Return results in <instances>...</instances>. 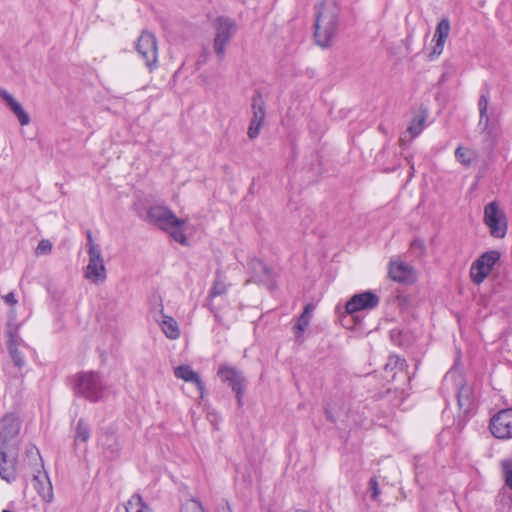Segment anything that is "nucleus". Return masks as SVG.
Listing matches in <instances>:
<instances>
[{"label":"nucleus","mask_w":512,"mask_h":512,"mask_svg":"<svg viewBox=\"0 0 512 512\" xmlns=\"http://www.w3.org/2000/svg\"><path fill=\"white\" fill-rule=\"evenodd\" d=\"M483 221L493 238H505L508 231V219L497 201H492L485 206Z\"/></svg>","instance_id":"nucleus-4"},{"label":"nucleus","mask_w":512,"mask_h":512,"mask_svg":"<svg viewBox=\"0 0 512 512\" xmlns=\"http://www.w3.org/2000/svg\"><path fill=\"white\" fill-rule=\"evenodd\" d=\"M147 219L159 229L167 232L176 242L187 245L183 226L186 220L178 218L169 208L155 205L148 209Z\"/></svg>","instance_id":"nucleus-2"},{"label":"nucleus","mask_w":512,"mask_h":512,"mask_svg":"<svg viewBox=\"0 0 512 512\" xmlns=\"http://www.w3.org/2000/svg\"><path fill=\"white\" fill-rule=\"evenodd\" d=\"M215 36L213 48L220 61L225 57L226 46L237 31V25L234 20L228 17H218L214 24Z\"/></svg>","instance_id":"nucleus-5"},{"label":"nucleus","mask_w":512,"mask_h":512,"mask_svg":"<svg viewBox=\"0 0 512 512\" xmlns=\"http://www.w3.org/2000/svg\"><path fill=\"white\" fill-rule=\"evenodd\" d=\"M104 385L101 376L96 372H83L77 375L75 379V392L92 402H97L102 398Z\"/></svg>","instance_id":"nucleus-3"},{"label":"nucleus","mask_w":512,"mask_h":512,"mask_svg":"<svg viewBox=\"0 0 512 512\" xmlns=\"http://www.w3.org/2000/svg\"><path fill=\"white\" fill-rule=\"evenodd\" d=\"M26 454L29 458H33L35 460H39L40 462H42L40 452L35 446L27 448Z\"/></svg>","instance_id":"nucleus-37"},{"label":"nucleus","mask_w":512,"mask_h":512,"mask_svg":"<svg viewBox=\"0 0 512 512\" xmlns=\"http://www.w3.org/2000/svg\"><path fill=\"white\" fill-rule=\"evenodd\" d=\"M325 414H326V418L329 421L335 422V418H334L333 414L328 409H326Z\"/></svg>","instance_id":"nucleus-43"},{"label":"nucleus","mask_w":512,"mask_h":512,"mask_svg":"<svg viewBox=\"0 0 512 512\" xmlns=\"http://www.w3.org/2000/svg\"><path fill=\"white\" fill-rule=\"evenodd\" d=\"M227 283L225 277L220 273H216L214 284L211 288L210 295L212 297L224 294L227 291Z\"/></svg>","instance_id":"nucleus-28"},{"label":"nucleus","mask_w":512,"mask_h":512,"mask_svg":"<svg viewBox=\"0 0 512 512\" xmlns=\"http://www.w3.org/2000/svg\"><path fill=\"white\" fill-rule=\"evenodd\" d=\"M505 484L512 490V458L504 459L501 462Z\"/></svg>","instance_id":"nucleus-32"},{"label":"nucleus","mask_w":512,"mask_h":512,"mask_svg":"<svg viewBox=\"0 0 512 512\" xmlns=\"http://www.w3.org/2000/svg\"><path fill=\"white\" fill-rule=\"evenodd\" d=\"M18 446L0 447V476L11 483L17 476Z\"/></svg>","instance_id":"nucleus-7"},{"label":"nucleus","mask_w":512,"mask_h":512,"mask_svg":"<svg viewBox=\"0 0 512 512\" xmlns=\"http://www.w3.org/2000/svg\"><path fill=\"white\" fill-rule=\"evenodd\" d=\"M0 96L9 106L14 115L18 118L22 126H26L30 123L29 115L25 112L21 104L15 100L10 93H8L6 90H0Z\"/></svg>","instance_id":"nucleus-20"},{"label":"nucleus","mask_w":512,"mask_h":512,"mask_svg":"<svg viewBox=\"0 0 512 512\" xmlns=\"http://www.w3.org/2000/svg\"><path fill=\"white\" fill-rule=\"evenodd\" d=\"M87 240H88V243H87V246H88V251L87 252H88V254L91 253L92 248L100 249V247L94 243L92 235H91L90 232L87 233Z\"/></svg>","instance_id":"nucleus-40"},{"label":"nucleus","mask_w":512,"mask_h":512,"mask_svg":"<svg viewBox=\"0 0 512 512\" xmlns=\"http://www.w3.org/2000/svg\"><path fill=\"white\" fill-rule=\"evenodd\" d=\"M138 54L145 61V65L152 70L157 64V42L155 36L150 32H143L138 38L136 45Z\"/></svg>","instance_id":"nucleus-10"},{"label":"nucleus","mask_w":512,"mask_h":512,"mask_svg":"<svg viewBox=\"0 0 512 512\" xmlns=\"http://www.w3.org/2000/svg\"><path fill=\"white\" fill-rule=\"evenodd\" d=\"M174 375L176 378L181 379L185 382L194 384L200 393V397H203L204 383L201 380L199 374L195 372L189 365H180L174 368Z\"/></svg>","instance_id":"nucleus-17"},{"label":"nucleus","mask_w":512,"mask_h":512,"mask_svg":"<svg viewBox=\"0 0 512 512\" xmlns=\"http://www.w3.org/2000/svg\"><path fill=\"white\" fill-rule=\"evenodd\" d=\"M21 423L14 413H7L0 419V447L18 446Z\"/></svg>","instance_id":"nucleus-8"},{"label":"nucleus","mask_w":512,"mask_h":512,"mask_svg":"<svg viewBox=\"0 0 512 512\" xmlns=\"http://www.w3.org/2000/svg\"><path fill=\"white\" fill-rule=\"evenodd\" d=\"M425 121V116H417L412 120L411 124L408 127V132L412 138L418 136L422 132Z\"/></svg>","instance_id":"nucleus-30"},{"label":"nucleus","mask_w":512,"mask_h":512,"mask_svg":"<svg viewBox=\"0 0 512 512\" xmlns=\"http://www.w3.org/2000/svg\"><path fill=\"white\" fill-rule=\"evenodd\" d=\"M161 319H158L163 333L169 339L175 340L180 336V329L176 320L166 314H164L163 307L160 309Z\"/></svg>","instance_id":"nucleus-21"},{"label":"nucleus","mask_w":512,"mask_h":512,"mask_svg":"<svg viewBox=\"0 0 512 512\" xmlns=\"http://www.w3.org/2000/svg\"><path fill=\"white\" fill-rule=\"evenodd\" d=\"M450 31V22L447 18L442 19L435 30L434 38L438 41L446 42Z\"/></svg>","instance_id":"nucleus-29"},{"label":"nucleus","mask_w":512,"mask_h":512,"mask_svg":"<svg viewBox=\"0 0 512 512\" xmlns=\"http://www.w3.org/2000/svg\"><path fill=\"white\" fill-rule=\"evenodd\" d=\"M339 11L335 0H324L317 7L314 37L319 46L330 45L338 26Z\"/></svg>","instance_id":"nucleus-1"},{"label":"nucleus","mask_w":512,"mask_h":512,"mask_svg":"<svg viewBox=\"0 0 512 512\" xmlns=\"http://www.w3.org/2000/svg\"><path fill=\"white\" fill-rule=\"evenodd\" d=\"M406 366H407V364L404 359L400 358L397 355H391V356H389L388 361L385 365V370L386 371H401V372H403L404 369L406 368ZM396 373L397 372H394V374L392 375V378L395 377Z\"/></svg>","instance_id":"nucleus-27"},{"label":"nucleus","mask_w":512,"mask_h":512,"mask_svg":"<svg viewBox=\"0 0 512 512\" xmlns=\"http://www.w3.org/2000/svg\"><path fill=\"white\" fill-rule=\"evenodd\" d=\"M89 438L90 429L88 425L83 420H79L76 428L75 441L86 442Z\"/></svg>","instance_id":"nucleus-31"},{"label":"nucleus","mask_w":512,"mask_h":512,"mask_svg":"<svg viewBox=\"0 0 512 512\" xmlns=\"http://www.w3.org/2000/svg\"><path fill=\"white\" fill-rule=\"evenodd\" d=\"M249 269L253 274V281L268 284L272 279L271 269L260 259H252Z\"/></svg>","instance_id":"nucleus-18"},{"label":"nucleus","mask_w":512,"mask_h":512,"mask_svg":"<svg viewBox=\"0 0 512 512\" xmlns=\"http://www.w3.org/2000/svg\"><path fill=\"white\" fill-rule=\"evenodd\" d=\"M466 392H467V390H466V389H461V390L459 391V394H458V403H459V405H460V406H463V405H464V403H463V397H464V393H466Z\"/></svg>","instance_id":"nucleus-42"},{"label":"nucleus","mask_w":512,"mask_h":512,"mask_svg":"<svg viewBox=\"0 0 512 512\" xmlns=\"http://www.w3.org/2000/svg\"><path fill=\"white\" fill-rule=\"evenodd\" d=\"M126 512H152L151 509L143 502L139 494H134L128 500Z\"/></svg>","instance_id":"nucleus-26"},{"label":"nucleus","mask_w":512,"mask_h":512,"mask_svg":"<svg viewBox=\"0 0 512 512\" xmlns=\"http://www.w3.org/2000/svg\"><path fill=\"white\" fill-rule=\"evenodd\" d=\"M252 118L248 128V136L251 139H255L259 133L261 126L264 122L266 110L265 102L261 94L256 93L252 98Z\"/></svg>","instance_id":"nucleus-13"},{"label":"nucleus","mask_w":512,"mask_h":512,"mask_svg":"<svg viewBox=\"0 0 512 512\" xmlns=\"http://www.w3.org/2000/svg\"><path fill=\"white\" fill-rule=\"evenodd\" d=\"M89 255V263L86 267L85 277L94 283L103 282L106 279V268L101 249L92 248Z\"/></svg>","instance_id":"nucleus-12"},{"label":"nucleus","mask_w":512,"mask_h":512,"mask_svg":"<svg viewBox=\"0 0 512 512\" xmlns=\"http://www.w3.org/2000/svg\"><path fill=\"white\" fill-rule=\"evenodd\" d=\"M7 349L9 355L16 367L21 369L24 367L26 361L23 353L19 350V346L22 344V339L18 334V328L11 325L7 328Z\"/></svg>","instance_id":"nucleus-15"},{"label":"nucleus","mask_w":512,"mask_h":512,"mask_svg":"<svg viewBox=\"0 0 512 512\" xmlns=\"http://www.w3.org/2000/svg\"><path fill=\"white\" fill-rule=\"evenodd\" d=\"M445 42L438 41L435 39V45L433 46L432 55L439 56L444 49Z\"/></svg>","instance_id":"nucleus-38"},{"label":"nucleus","mask_w":512,"mask_h":512,"mask_svg":"<svg viewBox=\"0 0 512 512\" xmlns=\"http://www.w3.org/2000/svg\"><path fill=\"white\" fill-rule=\"evenodd\" d=\"M0 96L9 106L14 115L18 118L22 126H26L30 123L29 115L25 112L21 104L15 100L10 93H8L6 90H0Z\"/></svg>","instance_id":"nucleus-19"},{"label":"nucleus","mask_w":512,"mask_h":512,"mask_svg":"<svg viewBox=\"0 0 512 512\" xmlns=\"http://www.w3.org/2000/svg\"><path fill=\"white\" fill-rule=\"evenodd\" d=\"M369 488L371 490L372 499L376 500L380 494V490L378 487V481L376 477H372L369 481Z\"/></svg>","instance_id":"nucleus-36"},{"label":"nucleus","mask_w":512,"mask_h":512,"mask_svg":"<svg viewBox=\"0 0 512 512\" xmlns=\"http://www.w3.org/2000/svg\"><path fill=\"white\" fill-rule=\"evenodd\" d=\"M182 512H205L198 500L191 499L187 501L182 508Z\"/></svg>","instance_id":"nucleus-34"},{"label":"nucleus","mask_w":512,"mask_h":512,"mask_svg":"<svg viewBox=\"0 0 512 512\" xmlns=\"http://www.w3.org/2000/svg\"><path fill=\"white\" fill-rule=\"evenodd\" d=\"M314 310L313 304L309 303L304 307L303 313L298 318V321L296 323V329H297V337H299L309 326L310 320L312 318V313Z\"/></svg>","instance_id":"nucleus-25"},{"label":"nucleus","mask_w":512,"mask_h":512,"mask_svg":"<svg viewBox=\"0 0 512 512\" xmlns=\"http://www.w3.org/2000/svg\"><path fill=\"white\" fill-rule=\"evenodd\" d=\"M52 251V243L48 239H42L35 249L36 256L48 255Z\"/></svg>","instance_id":"nucleus-33"},{"label":"nucleus","mask_w":512,"mask_h":512,"mask_svg":"<svg viewBox=\"0 0 512 512\" xmlns=\"http://www.w3.org/2000/svg\"><path fill=\"white\" fill-rule=\"evenodd\" d=\"M2 512H13V511H10V510H3Z\"/></svg>","instance_id":"nucleus-44"},{"label":"nucleus","mask_w":512,"mask_h":512,"mask_svg":"<svg viewBox=\"0 0 512 512\" xmlns=\"http://www.w3.org/2000/svg\"><path fill=\"white\" fill-rule=\"evenodd\" d=\"M484 105H482V118L486 117V126L482 131L484 138H482V150L486 151L488 154L492 153L495 147L497 146L499 137L501 135V128L499 119L497 116H489L486 114L487 112V102L484 100Z\"/></svg>","instance_id":"nucleus-6"},{"label":"nucleus","mask_w":512,"mask_h":512,"mask_svg":"<svg viewBox=\"0 0 512 512\" xmlns=\"http://www.w3.org/2000/svg\"><path fill=\"white\" fill-rule=\"evenodd\" d=\"M389 275L394 281L402 283H410L415 279L412 267L403 261H391Z\"/></svg>","instance_id":"nucleus-16"},{"label":"nucleus","mask_w":512,"mask_h":512,"mask_svg":"<svg viewBox=\"0 0 512 512\" xmlns=\"http://www.w3.org/2000/svg\"><path fill=\"white\" fill-rule=\"evenodd\" d=\"M33 482L34 487L37 489L42 498L46 501H50L52 498V485L48 475L44 473V475L41 476L40 472L38 471V474L34 475Z\"/></svg>","instance_id":"nucleus-22"},{"label":"nucleus","mask_w":512,"mask_h":512,"mask_svg":"<svg viewBox=\"0 0 512 512\" xmlns=\"http://www.w3.org/2000/svg\"><path fill=\"white\" fill-rule=\"evenodd\" d=\"M412 248L413 249L418 248L420 250H423L424 249V243L421 240H415L412 243Z\"/></svg>","instance_id":"nucleus-41"},{"label":"nucleus","mask_w":512,"mask_h":512,"mask_svg":"<svg viewBox=\"0 0 512 512\" xmlns=\"http://www.w3.org/2000/svg\"><path fill=\"white\" fill-rule=\"evenodd\" d=\"M378 304V296L371 291H366L352 296L351 299L346 303V311L349 314H353L361 310L373 309Z\"/></svg>","instance_id":"nucleus-14"},{"label":"nucleus","mask_w":512,"mask_h":512,"mask_svg":"<svg viewBox=\"0 0 512 512\" xmlns=\"http://www.w3.org/2000/svg\"><path fill=\"white\" fill-rule=\"evenodd\" d=\"M491 434L500 440L512 438V408L502 409L490 420Z\"/></svg>","instance_id":"nucleus-9"},{"label":"nucleus","mask_w":512,"mask_h":512,"mask_svg":"<svg viewBox=\"0 0 512 512\" xmlns=\"http://www.w3.org/2000/svg\"><path fill=\"white\" fill-rule=\"evenodd\" d=\"M455 158L462 165L469 167L477 160V153L469 148L459 146L455 150Z\"/></svg>","instance_id":"nucleus-24"},{"label":"nucleus","mask_w":512,"mask_h":512,"mask_svg":"<svg viewBox=\"0 0 512 512\" xmlns=\"http://www.w3.org/2000/svg\"><path fill=\"white\" fill-rule=\"evenodd\" d=\"M2 298H3L4 302L10 306H15L18 302L15 297V294L13 292H10V293L4 295Z\"/></svg>","instance_id":"nucleus-39"},{"label":"nucleus","mask_w":512,"mask_h":512,"mask_svg":"<svg viewBox=\"0 0 512 512\" xmlns=\"http://www.w3.org/2000/svg\"><path fill=\"white\" fill-rule=\"evenodd\" d=\"M471 278L476 285L480 284V257L476 258L471 266Z\"/></svg>","instance_id":"nucleus-35"},{"label":"nucleus","mask_w":512,"mask_h":512,"mask_svg":"<svg viewBox=\"0 0 512 512\" xmlns=\"http://www.w3.org/2000/svg\"><path fill=\"white\" fill-rule=\"evenodd\" d=\"M501 253L498 250H490L482 253V281L490 275L495 264L500 260Z\"/></svg>","instance_id":"nucleus-23"},{"label":"nucleus","mask_w":512,"mask_h":512,"mask_svg":"<svg viewBox=\"0 0 512 512\" xmlns=\"http://www.w3.org/2000/svg\"><path fill=\"white\" fill-rule=\"evenodd\" d=\"M218 376L223 382H227L236 393L238 405H242V398L245 388V378L239 370L229 365L219 367Z\"/></svg>","instance_id":"nucleus-11"}]
</instances>
